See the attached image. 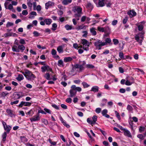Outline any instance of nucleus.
<instances>
[{
    "label": "nucleus",
    "instance_id": "nucleus-44",
    "mask_svg": "<svg viewBox=\"0 0 146 146\" xmlns=\"http://www.w3.org/2000/svg\"><path fill=\"white\" fill-rule=\"evenodd\" d=\"M31 104V102H24V106H30Z\"/></svg>",
    "mask_w": 146,
    "mask_h": 146
},
{
    "label": "nucleus",
    "instance_id": "nucleus-48",
    "mask_svg": "<svg viewBox=\"0 0 146 146\" xmlns=\"http://www.w3.org/2000/svg\"><path fill=\"white\" fill-rule=\"evenodd\" d=\"M13 23H12L8 22H7L6 24V26L7 27H9L10 26H13Z\"/></svg>",
    "mask_w": 146,
    "mask_h": 146
},
{
    "label": "nucleus",
    "instance_id": "nucleus-45",
    "mask_svg": "<svg viewBox=\"0 0 146 146\" xmlns=\"http://www.w3.org/2000/svg\"><path fill=\"white\" fill-rule=\"evenodd\" d=\"M42 123H44L45 125H47L48 124V121L47 120L44 119H43L41 120Z\"/></svg>",
    "mask_w": 146,
    "mask_h": 146
},
{
    "label": "nucleus",
    "instance_id": "nucleus-18",
    "mask_svg": "<svg viewBox=\"0 0 146 146\" xmlns=\"http://www.w3.org/2000/svg\"><path fill=\"white\" fill-rule=\"evenodd\" d=\"M44 22L46 25H49L51 24L52 21L50 19H44Z\"/></svg>",
    "mask_w": 146,
    "mask_h": 146
},
{
    "label": "nucleus",
    "instance_id": "nucleus-23",
    "mask_svg": "<svg viewBox=\"0 0 146 146\" xmlns=\"http://www.w3.org/2000/svg\"><path fill=\"white\" fill-rule=\"evenodd\" d=\"M72 1V0H63L62 1V3L64 5H67L70 3Z\"/></svg>",
    "mask_w": 146,
    "mask_h": 146
},
{
    "label": "nucleus",
    "instance_id": "nucleus-43",
    "mask_svg": "<svg viewBox=\"0 0 146 146\" xmlns=\"http://www.w3.org/2000/svg\"><path fill=\"white\" fill-rule=\"evenodd\" d=\"M7 135V133L6 132H4L2 135L3 140V141H5Z\"/></svg>",
    "mask_w": 146,
    "mask_h": 146
},
{
    "label": "nucleus",
    "instance_id": "nucleus-20",
    "mask_svg": "<svg viewBox=\"0 0 146 146\" xmlns=\"http://www.w3.org/2000/svg\"><path fill=\"white\" fill-rule=\"evenodd\" d=\"M57 50L59 53H62L63 52V46L60 45L58 46L57 48Z\"/></svg>",
    "mask_w": 146,
    "mask_h": 146
},
{
    "label": "nucleus",
    "instance_id": "nucleus-25",
    "mask_svg": "<svg viewBox=\"0 0 146 146\" xmlns=\"http://www.w3.org/2000/svg\"><path fill=\"white\" fill-rule=\"evenodd\" d=\"M107 101V100L106 99L104 98L102 100V102L100 104V106L101 107L104 106L106 104Z\"/></svg>",
    "mask_w": 146,
    "mask_h": 146
},
{
    "label": "nucleus",
    "instance_id": "nucleus-38",
    "mask_svg": "<svg viewBox=\"0 0 146 146\" xmlns=\"http://www.w3.org/2000/svg\"><path fill=\"white\" fill-rule=\"evenodd\" d=\"M82 84L83 85L84 88H88L90 85L86 82H83L82 83Z\"/></svg>",
    "mask_w": 146,
    "mask_h": 146
},
{
    "label": "nucleus",
    "instance_id": "nucleus-49",
    "mask_svg": "<svg viewBox=\"0 0 146 146\" xmlns=\"http://www.w3.org/2000/svg\"><path fill=\"white\" fill-rule=\"evenodd\" d=\"M108 112V110H107L105 109L103 110L102 112V113L103 116H104Z\"/></svg>",
    "mask_w": 146,
    "mask_h": 146
},
{
    "label": "nucleus",
    "instance_id": "nucleus-3",
    "mask_svg": "<svg viewBox=\"0 0 146 146\" xmlns=\"http://www.w3.org/2000/svg\"><path fill=\"white\" fill-rule=\"evenodd\" d=\"M21 72L24 75L28 80H33L36 78L35 76L31 71L28 70H26L24 72L21 71Z\"/></svg>",
    "mask_w": 146,
    "mask_h": 146
},
{
    "label": "nucleus",
    "instance_id": "nucleus-50",
    "mask_svg": "<svg viewBox=\"0 0 146 146\" xmlns=\"http://www.w3.org/2000/svg\"><path fill=\"white\" fill-rule=\"evenodd\" d=\"M127 109L128 111H131L133 110V108L131 106L129 105H128L127 106Z\"/></svg>",
    "mask_w": 146,
    "mask_h": 146
},
{
    "label": "nucleus",
    "instance_id": "nucleus-22",
    "mask_svg": "<svg viewBox=\"0 0 146 146\" xmlns=\"http://www.w3.org/2000/svg\"><path fill=\"white\" fill-rule=\"evenodd\" d=\"M65 28L67 30H70L72 29H74L72 25H69L67 24L65 26Z\"/></svg>",
    "mask_w": 146,
    "mask_h": 146
},
{
    "label": "nucleus",
    "instance_id": "nucleus-16",
    "mask_svg": "<svg viewBox=\"0 0 146 146\" xmlns=\"http://www.w3.org/2000/svg\"><path fill=\"white\" fill-rule=\"evenodd\" d=\"M135 40L140 44V45H142V39H141L139 37V36L136 35L135 37Z\"/></svg>",
    "mask_w": 146,
    "mask_h": 146
},
{
    "label": "nucleus",
    "instance_id": "nucleus-37",
    "mask_svg": "<svg viewBox=\"0 0 146 146\" xmlns=\"http://www.w3.org/2000/svg\"><path fill=\"white\" fill-rule=\"evenodd\" d=\"M119 56L121 58L124 59L125 57L124 56L122 52H120L119 53Z\"/></svg>",
    "mask_w": 146,
    "mask_h": 146
},
{
    "label": "nucleus",
    "instance_id": "nucleus-51",
    "mask_svg": "<svg viewBox=\"0 0 146 146\" xmlns=\"http://www.w3.org/2000/svg\"><path fill=\"white\" fill-rule=\"evenodd\" d=\"M82 33L84 34L82 35V36L84 37H86L88 35V32L86 31H84L82 32Z\"/></svg>",
    "mask_w": 146,
    "mask_h": 146
},
{
    "label": "nucleus",
    "instance_id": "nucleus-63",
    "mask_svg": "<svg viewBox=\"0 0 146 146\" xmlns=\"http://www.w3.org/2000/svg\"><path fill=\"white\" fill-rule=\"evenodd\" d=\"M56 50L54 49H52L51 52V54L52 55H55L56 54Z\"/></svg>",
    "mask_w": 146,
    "mask_h": 146
},
{
    "label": "nucleus",
    "instance_id": "nucleus-60",
    "mask_svg": "<svg viewBox=\"0 0 146 146\" xmlns=\"http://www.w3.org/2000/svg\"><path fill=\"white\" fill-rule=\"evenodd\" d=\"M137 137L138 138L141 139H143L144 138V136L142 134H139L137 135Z\"/></svg>",
    "mask_w": 146,
    "mask_h": 146
},
{
    "label": "nucleus",
    "instance_id": "nucleus-36",
    "mask_svg": "<svg viewBox=\"0 0 146 146\" xmlns=\"http://www.w3.org/2000/svg\"><path fill=\"white\" fill-rule=\"evenodd\" d=\"M44 111L46 112V114L47 113H48L50 114H51V111L49 109L46 108H44Z\"/></svg>",
    "mask_w": 146,
    "mask_h": 146
},
{
    "label": "nucleus",
    "instance_id": "nucleus-30",
    "mask_svg": "<svg viewBox=\"0 0 146 146\" xmlns=\"http://www.w3.org/2000/svg\"><path fill=\"white\" fill-rule=\"evenodd\" d=\"M58 65L60 67L63 66V62L61 59L59 60L58 61Z\"/></svg>",
    "mask_w": 146,
    "mask_h": 146
},
{
    "label": "nucleus",
    "instance_id": "nucleus-1",
    "mask_svg": "<svg viewBox=\"0 0 146 146\" xmlns=\"http://www.w3.org/2000/svg\"><path fill=\"white\" fill-rule=\"evenodd\" d=\"M86 64V62L83 61L80 64H76L73 66L72 70V72L76 71L78 72H81L83 71L85 69V66Z\"/></svg>",
    "mask_w": 146,
    "mask_h": 146
},
{
    "label": "nucleus",
    "instance_id": "nucleus-6",
    "mask_svg": "<svg viewBox=\"0 0 146 146\" xmlns=\"http://www.w3.org/2000/svg\"><path fill=\"white\" fill-rule=\"evenodd\" d=\"M9 2L6 1L4 3V6L6 9H8L12 11L13 12H15V10L13 8V5L11 4H10L8 7H7V5L9 4Z\"/></svg>",
    "mask_w": 146,
    "mask_h": 146
},
{
    "label": "nucleus",
    "instance_id": "nucleus-42",
    "mask_svg": "<svg viewBox=\"0 0 146 146\" xmlns=\"http://www.w3.org/2000/svg\"><path fill=\"white\" fill-rule=\"evenodd\" d=\"M138 30L139 31H142L143 29L144 26L142 24L139 25L138 27Z\"/></svg>",
    "mask_w": 146,
    "mask_h": 146
},
{
    "label": "nucleus",
    "instance_id": "nucleus-8",
    "mask_svg": "<svg viewBox=\"0 0 146 146\" xmlns=\"http://www.w3.org/2000/svg\"><path fill=\"white\" fill-rule=\"evenodd\" d=\"M127 14L130 18L135 16L137 15L136 12L133 9L130 10L128 11L127 12Z\"/></svg>",
    "mask_w": 146,
    "mask_h": 146
},
{
    "label": "nucleus",
    "instance_id": "nucleus-58",
    "mask_svg": "<svg viewBox=\"0 0 146 146\" xmlns=\"http://www.w3.org/2000/svg\"><path fill=\"white\" fill-rule=\"evenodd\" d=\"M19 102V100H16L13 102H11V105H13V104H17Z\"/></svg>",
    "mask_w": 146,
    "mask_h": 146
},
{
    "label": "nucleus",
    "instance_id": "nucleus-4",
    "mask_svg": "<svg viewBox=\"0 0 146 146\" xmlns=\"http://www.w3.org/2000/svg\"><path fill=\"white\" fill-rule=\"evenodd\" d=\"M80 43L83 45L82 48L85 50L88 51L89 50V47L90 44L91 42H89L85 39H82Z\"/></svg>",
    "mask_w": 146,
    "mask_h": 146
},
{
    "label": "nucleus",
    "instance_id": "nucleus-10",
    "mask_svg": "<svg viewBox=\"0 0 146 146\" xmlns=\"http://www.w3.org/2000/svg\"><path fill=\"white\" fill-rule=\"evenodd\" d=\"M105 0H99L98 3L97 4V7H102L105 5Z\"/></svg>",
    "mask_w": 146,
    "mask_h": 146
},
{
    "label": "nucleus",
    "instance_id": "nucleus-56",
    "mask_svg": "<svg viewBox=\"0 0 146 146\" xmlns=\"http://www.w3.org/2000/svg\"><path fill=\"white\" fill-rule=\"evenodd\" d=\"M101 110V109L100 108H97L95 110L96 112L98 113H100Z\"/></svg>",
    "mask_w": 146,
    "mask_h": 146
},
{
    "label": "nucleus",
    "instance_id": "nucleus-14",
    "mask_svg": "<svg viewBox=\"0 0 146 146\" xmlns=\"http://www.w3.org/2000/svg\"><path fill=\"white\" fill-rule=\"evenodd\" d=\"M96 30V28L94 27H92L90 29V31L92 35L95 36L96 35L97 33Z\"/></svg>",
    "mask_w": 146,
    "mask_h": 146
},
{
    "label": "nucleus",
    "instance_id": "nucleus-31",
    "mask_svg": "<svg viewBox=\"0 0 146 146\" xmlns=\"http://www.w3.org/2000/svg\"><path fill=\"white\" fill-rule=\"evenodd\" d=\"M87 7L89 9H92L93 7V5L90 3L88 2L87 5Z\"/></svg>",
    "mask_w": 146,
    "mask_h": 146
},
{
    "label": "nucleus",
    "instance_id": "nucleus-7",
    "mask_svg": "<svg viewBox=\"0 0 146 146\" xmlns=\"http://www.w3.org/2000/svg\"><path fill=\"white\" fill-rule=\"evenodd\" d=\"M42 72H44L46 71H47L52 72V69L48 65L42 66L41 67Z\"/></svg>",
    "mask_w": 146,
    "mask_h": 146
},
{
    "label": "nucleus",
    "instance_id": "nucleus-28",
    "mask_svg": "<svg viewBox=\"0 0 146 146\" xmlns=\"http://www.w3.org/2000/svg\"><path fill=\"white\" fill-rule=\"evenodd\" d=\"M33 0H27V5L28 6L31 8L33 5V3L32 2Z\"/></svg>",
    "mask_w": 146,
    "mask_h": 146
},
{
    "label": "nucleus",
    "instance_id": "nucleus-15",
    "mask_svg": "<svg viewBox=\"0 0 146 146\" xmlns=\"http://www.w3.org/2000/svg\"><path fill=\"white\" fill-rule=\"evenodd\" d=\"M70 97H72L75 96L76 93V91L74 90H70Z\"/></svg>",
    "mask_w": 146,
    "mask_h": 146
},
{
    "label": "nucleus",
    "instance_id": "nucleus-64",
    "mask_svg": "<svg viewBox=\"0 0 146 146\" xmlns=\"http://www.w3.org/2000/svg\"><path fill=\"white\" fill-rule=\"evenodd\" d=\"M72 101V99L70 98H67L66 99V102L68 103H70Z\"/></svg>",
    "mask_w": 146,
    "mask_h": 146
},
{
    "label": "nucleus",
    "instance_id": "nucleus-47",
    "mask_svg": "<svg viewBox=\"0 0 146 146\" xmlns=\"http://www.w3.org/2000/svg\"><path fill=\"white\" fill-rule=\"evenodd\" d=\"M87 122L89 123L91 125L93 126L94 125V123H93L92 121L89 118H88L87 119Z\"/></svg>",
    "mask_w": 146,
    "mask_h": 146
},
{
    "label": "nucleus",
    "instance_id": "nucleus-39",
    "mask_svg": "<svg viewBox=\"0 0 146 146\" xmlns=\"http://www.w3.org/2000/svg\"><path fill=\"white\" fill-rule=\"evenodd\" d=\"M110 31V28L108 26L104 27V32L105 33L108 32Z\"/></svg>",
    "mask_w": 146,
    "mask_h": 146
},
{
    "label": "nucleus",
    "instance_id": "nucleus-35",
    "mask_svg": "<svg viewBox=\"0 0 146 146\" xmlns=\"http://www.w3.org/2000/svg\"><path fill=\"white\" fill-rule=\"evenodd\" d=\"M44 78L47 80H50V75L49 73H46L44 75Z\"/></svg>",
    "mask_w": 146,
    "mask_h": 146
},
{
    "label": "nucleus",
    "instance_id": "nucleus-46",
    "mask_svg": "<svg viewBox=\"0 0 146 146\" xmlns=\"http://www.w3.org/2000/svg\"><path fill=\"white\" fill-rule=\"evenodd\" d=\"M86 67L88 68H94V66L90 64H87Z\"/></svg>",
    "mask_w": 146,
    "mask_h": 146
},
{
    "label": "nucleus",
    "instance_id": "nucleus-9",
    "mask_svg": "<svg viewBox=\"0 0 146 146\" xmlns=\"http://www.w3.org/2000/svg\"><path fill=\"white\" fill-rule=\"evenodd\" d=\"M6 112L8 114V115L11 117H13L15 116L14 112L11 109H7L6 110Z\"/></svg>",
    "mask_w": 146,
    "mask_h": 146
},
{
    "label": "nucleus",
    "instance_id": "nucleus-19",
    "mask_svg": "<svg viewBox=\"0 0 146 146\" xmlns=\"http://www.w3.org/2000/svg\"><path fill=\"white\" fill-rule=\"evenodd\" d=\"M99 90V88L98 86H94L91 88V91H92L95 92H98Z\"/></svg>",
    "mask_w": 146,
    "mask_h": 146
},
{
    "label": "nucleus",
    "instance_id": "nucleus-12",
    "mask_svg": "<svg viewBox=\"0 0 146 146\" xmlns=\"http://www.w3.org/2000/svg\"><path fill=\"white\" fill-rule=\"evenodd\" d=\"M123 131L124 132V134L125 135L129 137H131V135L130 132L127 129H123Z\"/></svg>",
    "mask_w": 146,
    "mask_h": 146
},
{
    "label": "nucleus",
    "instance_id": "nucleus-41",
    "mask_svg": "<svg viewBox=\"0 0 146 146\" xmlns=\"http://www.w3.org/2000/svg\"><path fill=\"white\" fill-rule=\"evenodd\" d=\"M14 97L15 100L21 98L19 95L17 93L14 94Z\"/></svg>",
    "mask_w": 146,
    "mask_h": 146
},
{
    "label": "nucleus",
    "instance_id": "nucleus-32",
    "mask_svg": "<svg viewBox=\"0 0 146 146\" xmlns=\"http://www.w3.org/2000/svg\"><path fill=\"white\" fill-rule=\"evenodd\" d=\"M85 27V26L83 25L78 26L77 27H76V29L78 30L82 29H83Z\"/></svg>",
    "mask_w": 146,
    "mask_h": 146
},
{
    "label": "nucleus",
    "instance_id": "nucleus-61",
    "mask_svg": "<svg viewBox=\"0 0 146 146\" xmlns=\"http://www.w3.org/2000/svg\"><path fill=\"white\" fill-rule=\"evenodd\" d=\"M86 16H83L81 19V21L82 22H84L86 20Z\"/></svg>",
    "mask_w": 146,
    "mask_h": 146
},
{
    "label": "nucleus",
    "instance_id": "nucleus-57",
    "mask_svg": "<svg viewBox=\"0 0 146 146\" xmlns=\"http://www.w3.org/2000/svg\"><path fill=\"white\" fill-rule=\"evenodd\" d=\"M8 94V93H6L4 92H3L1 93V95L2 97H5Z\"/></svg>",
    "mask_w": 146,
    "mask_h": 146
},
{
    "label": "nucleus",
    "instance_id": "nucleus-5",
    "mask_svg": "<svg viewBox=\"0 0 146 146\" xmlns=\"http://www.w3.org/2000/svg\"><path fill=\"white\" fill-rule=\"evenodd\" d=\"M94 44L96 48L98 50H101L102 46L106 44L104 42L99 39H97Z\"/></svg>",
    "mask_w": 146,
    "mask_h": 146
},
{
    "label": "nucleus",
    "instance_id": "nucleus-40",
    "mask_svg": "<svg viewBox=\"0 0 146 146\" xmlns=\"http://www.w3.org/2000/svg\"><path fill=\"white\" fill-rule=\"evenodd\" d=\"M113 44L115 45H116L119 42L118 40L114 38L113 39Z\"/></svg>",
    "mask_w": 146,
    "mask_h": 146
},
{
    "label": "nucleus",
    "instance_id": "nucleus-29",
    "mask_svg": "<svg viewBox=\"0 0 146 146\" xmlns=\"http://www.w3.org/2000/svg\"><path fill=\"white\" fill-rule=\"evenodd\" d=\"M57 27V24L56 23H54L52 24L51 29L53 31H55L56 30Z\"/></svg>",
    "mask_w": 146,
    "mask_h": 146
},
{
    "label": "nucleus",
    "instance_id": "nucleus-33",
    "mask_svg": "<svg viewBox=\"0 0 146 146\" xmlns=\"http://www.w3.org/2000/svg\"><path fill=\"white\" fill-rule=\"evenodd\" d=\"M18 49L23 51L25 49V47L23 45H19L18 46Z\"/></svg>",
    "mask_w": 146,
    "mask_h": 146
},
{
    "label": "nucleus",
    "instance_id": "nucleus-52",
    "mask_svg": "<svg viewBox=\"0 0 146 146\" xmlns=\"http://www.w3.org/2000/svg\"><path fill=\"white\" fill-rule=\"evenodd\" d=\"M4 36L6 37L8 36H12V33H5L4 35Z\"/></svg>",
    "mask_w": 146,
    "mask_h": 146
},
{
    "label": "nucleus",
    "instance_id": "nucleus-11",
    "mask_svg": "<svg viewBox=\"0 0 146 146\" xmlns=\"http://www.w3.org/2000/svg\"><path fill=\"white\" fill-rule=\"evenodd\" d=\"M40 119V117L38 115H34L33 118L30 119V120L31 122L38 121Z\"/></svg>",
    "mask_w": 146,
    "mask_h": 146
},
{
    "label": "nucleus",
    "instance_id": "nucleus-55",
    "mask_svg": "<svg viewBox=\"0 0 146 146\" xmlns=\"http://www.w3.org/2000/svg\"><path fill=\"white\" fill-rule=\"evenodd\" d=\"M115 112L116 114V116L118 120H120V116L119 114V113L117 112V111H115Z\"/></svg>",
    "mask_w": 146,
    "mask_h": 146
},
{
    "label": "nucleus",
    "instance_id": "nucleus-2",
    "mask_svg": "<svg viewBox=\"0 0 146 146\" xmlns=\"http://www.w3.org/2000/svg\"><path fill=\"white\" fill-rule=\"evenodd\" d=\"M82 8L79 6L75 7L73 9V11L75 13L74 17L77 21L79 20L80 17L82 14Z\"/></svg>",
    "mask_w": 146,
    "mask_h": 146
},
{
    "label": "nucleus",
    "instance_id": "nucleus-24",
    "mask_svg": "<svg viewBox=\"0 0 146 146\" xmlns=\"http://www.w3.org/2000/svg\"><path fill=\"white\" fill-rule=\"evenodd\" d=\"M11 128V127L9 125H6L5 127H4V129L6 131L7 133H9L10 130Z\"/></svg>",
    "mask_w": 146,
    "mask_h": 146
},
{
    "label": "nucleus",
    "instance_id": "nucleus-17",
    "mask_svg": "<svg viewBox=\"0 0 146 146\" xmlns=\"http://www.w3.org/2000/svg\"><path fill=\"white\" fill-rule=\"evenodd\" d=\"M73 57H64V62H70L72 60Z\"/></svg>",
    "mask_w": 146,
    "mask_h": 146
},
{
    "label": "nucleus",
    "instance_id": "nucleus-21",
    "mask_svg": "<svg viewBox=\"0 0 146 146\" xmlns=\"http://www.w3.org/2000/svg\"><path fill=\"white\" fill-rule=\"evenodd\" d=\"M24 79V77L21 74H19L16 78V79L19 81H20Z\"/></svg>",
    "mask_w": 146,
    "mask_h": 146
},
{
    "label": "nucleus",
    "instance_id": "nucleus-53",
    "mask_svg": "<svg viewBox=\"0 0 146 146\" xmlns=\"http://www.w3.org/2000/svg\"><path fill=\"white\" fill-rule=\"evenodd\" d=\"M105 41V44H106V43H110L111 42V40L110 38H106V39Z\"/></svg>",
    "mask_w": 146,
    "mask_h": 146
},
{
    "label": "nucleus",
    "instance_id": "nucleus-13",
    "mask_svg": "<svg viewBox=\"0 0 146 146\" xmlns=\"http://www.w3.org/2000/svg\"><path fill=\"white\" fill-rule=\"evenodd\" d=\"M54 5V2L49 1L48 2L46 3L45 4V9H48L49 7L53 6Z\"/></svg>",
    "mask_w": 146,
    "mask_h": 146
},
{
    "label": "nucleus",
    "instance_id": "nucleus-59",
    "mask_svg": "<svg viewBox=\"0 0 146 146\" xmlns=\"http://www.w3.org/2000/svg\"><path fill=\"white\" fill-rule=\"evenodd\" d=\"M33 34L35 36H38L39 35V34L36 31H34L33 32Z\"/></svg>",
    "mask_w": 146,
    "mask_h": 146
},
{
    "label": "nucleus",
    "instance_id": "nucleus-34",
    "mask_svg": "<svg viewBox=\"0 0 146 146\" xmlns=\"http://www.w3.org/2000/svg\"><path fill=\"white\" fill-rule=\"evenodd\" d=\"M97 117L96 115H94L92 117V119L93 120L92 121L93 123H94V125L95 124V123H96V122L97 120Z\"/></svg>",
    "mask_w": 146,
    "mask_h": 146
},
{
    "label": "nucleus",
    "instance_id": "nucleus-62",
    "mask_svg": "<svg viewBox=\"0 0 146 146\" xmlns=\"http://www.w3.org/2000/svg\"><path fill=\"white\" fill-rule=\"evenodd\" d=\"M128 20V18L127 17H125V18L123 19V23L124 24H125Z\"/></svg>",
    "mask_w": 146,
    "mask_h": 146
},
{
    "label": "nucleus",
    "instance_id": "nucleus-26",
    "mask_svg": "<svg viewBox=\"0 0 146 146\" xmlns=\"http://www.w3.org/2000/svg\"><path fill=\"white\" fill-rule=\"evenodd\" d=\"M12 50L13 52H19V50L18 48L16 46H14L12 48Z\"/></svg>",
    "mask_w": 146,
    "mask_h": 146
},
{
    "label": "nucleus",
    "instance_id": "nucleus-27",
    "mask_svg": "<svg viewBox=\"0 0 146 146\" xmlns=\"http://www.w3.org/2000/svg\"><path fill=\"white\" fill-rule=\"evenodd\" d=\"M105 4L106 5L107 7H110L112 4V3L110 1H108L107 0H105Z\"/></svg>",
    "mask_w": 146,
    "mask_h": 146
},
{
    "label": "nucleus",
    "instance_id": "nucleus-54",
    "mask_svg": "<svg viewBox=\"0 0 146 146\" xmlns=\"http://www.w3.org/2000/svg\"><path fill=\"white\" fill-rule=\"evenodd\" d=\"M97 29L99 31L102 32H104V27H98Z\"/></svg>",
    "mask_w": 146,
    "mask_h": 146
}]
</instances>
